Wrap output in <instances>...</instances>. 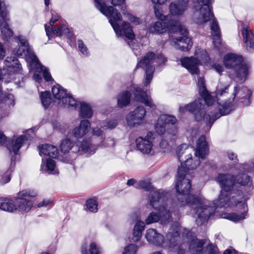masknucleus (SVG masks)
Masks as SVG:
<instances>
[{
  "instance_id": "obj_62",
  "label": "nucleus",
  "mask_w": 254,
  "mask_h": 254,
  "mask_svg": "<svg viewBox=\"0 0 254 254\" xmlns=\"http://www.w3.org/2000/svg\"><path fill=\"white\" fill-rule=\"evenodd\" d=\"M53 201L50 199H45L42 201L39 202L37 206L38 207H46L49 205L52 204Z\"/></svg>"
},
{
  "instance_id": "obj_6",
  "label": "nucleus",
  "mask_w": 254,
  "mask_h": 254,
  "mask_svg": "<svg viewBox=\"0 0 254 254\" xmlns=\"http://www.w3.org/2000/svg\"><path fill=\"white\" fill-rule=\"evenodd\" d=\"M191 188L189 174H184L181 168H178L176 184V189L178 192L177 198L180 206L188 204L187 201H191L192 198L190 194Z\"/></svg>"
},
{
  "instance_id": "obj_14",
  "label": "nucleus",
  "mask_w": 254,
  "mask_h": 254,
  "mask_svg": "<svg viewBox=\"0 0 254 254\" xmlns=\"http://www.w3.org/2000/svg\"><path fill=\"white\" fill-rule=\"evenodd\" d=\"M37 195V192L34 190H23L20 191L15 200L17 209L22 212L29 211L33 204L31 200L27 199V198L34 197Z\"/></svg>"
},
{
  "instance_id": "obj_63",
  "label": "nucleus",
  "mask_w": 254,
  "mask_h": 254,
  "mask_svg": "<svg viewBox=\"0 0 254 254\" xmlns=\"http://www.w3.org/2000/svg\"><path fill=\"white\" fill-rule=\"evenodd\" d=\"M209 254H217V249L212 245H210L207 248Z\"/></svg>"
},
{
  "instance_id": "obj_23",
  "label": "nucleus",
  "mask_w": 254,
  "mask_h": 254,
  "mask_svg": "<svg viewBox=\"0 0 254 254\" xmlns=\"http://www.w3.org/2000/svg\"><path fill=\"white\" fill-rule=\"evenodd\" d=\"M244 42L246 44L247 50L251 52L254 47V34L249 26H244L242 30Z\"/></svg>"
},
{
  "instance_id": "obj_53",
  "label": "nucleus",
  "mask_w": 254,
  "mask_h": 254,
  "mask_svg": "<svg viewBox=\"0 0 254 254\" xmlns=\"http://www.w3.org/2000/svg\"><path fill=\"white\" fill-rule=\"evenodd\" d=\"M116 121H111L109 122H102L100 123V126L105 129H112L115 128L117 125Z\"/></svg>"
},
{
  "instance_id": "obj_52",
  "label": "nucleus",
  "mask_w": 254,
  "mask_h": 254,
  "mask_svg": "<svg viewBox=\"0 0 254 254\" xmlns=\"http://www.w3.org/2000/svg\"><path fill=\"white\" fill-rule=\"evenodd\" d=\"M12 172L11 169L7 170L0 179V184L2 185L8 183L11 179L10 173Z\"/></svg>"
},
{
  "instance_id": "obj_33",
  "label": "nucleus",
  "mask_w": 254,
  "mask_h": 254,
  "mask_svg": "<svg viewBox=\"0 0 254 254\" xmlns=\"http://www.w3.org/2000/svg\"><path fill=\"white\" fill-rule=\"evenodd\" d=\"M251 94L252 92L246 87H243L241 89L238 90V86L237 85L234 87L232 100H234V99L237 98L242 99L244 97L249 99Z\"/></svg>"
},
{
  "instance_id": "obj_5",
  "label": "nucleus",
  "mask_w": 254,
  "mask_h": 254,
  "mask_svg": "<svg viewBox=\"0 0 254 254\" xmlns=\"http://www.w3.org/2000/svg\"><path fill=\"white\" fill-rule=\"evenodd\" d=\"M190 197L192 198V200L187 201L188 204L194 208L196 223L201 225L214 213L215 206L213 205H211V203L202 195L190 196Z\"/></svg>"
},
{
  "instance_id": "obj_11",
  "label": "nucleus",
  "mask_w": 254,
  "mask_h": 254,
  "mask_svg": "<svg viewBox=\"0 0 254 254\" xmlns=\"http://www.w3.org/2000/svg\"><path fill=\"white\" fill-rule=\"evenodd\" d=\"M170 30L173 33H179L181 37H173L171 40V45L177 49L186 51L190 49L192 42L190 38L187 36L188 31L178 22H175L173 25L170 26Z\"/></svg>"
},
{
  "instance_id": "obj_15",
  "label": "nucleus",
  "mask_w": 254,
  "mask_h": 254,
  "mask_svg": "<svg viewBox=\"0 0 254 254\" xmlns=\"http://www.w3.org/2000/svg\"><path fill=\"white\" fill-rule=\"evenodd\" d=\"M52 17L50 21L49 25L47 24H45V29L46 32V35L49 39L53 36H61L63 35L66 34L68 32L69 30L67 27L62 24L60 26L53 28L52 26L58 20L59 16L55 11H51Z\"/></svg>"
},
{
  "instance_id": "obj_32",
  "label": "nucleus",
  "mask_w": 254,
  "mask_h": 254,
  "mask_svg": "<svg viewBox=\"0 0 254 254\" xmlns=\"http://www.w3.org/2000/svg\"><path fill=\"white\" fill-rule=\"evenodd\" d=\"M55 162L51 159H48L46 161L42 159V163L41 166V170L49 174H55L58 173L56 169Z\"/></svg>"
},
{
  "instance_id": "obj_54",
  "label": "nucleus",
  "mask_w": 254,
  "mask_h": 254,
  "mask_svg": "<svg viewBox=\"0 0 254 254\" xmlns=\"http://www.w3.org/2000/svg\"><path fill=\"white\" fill-rule=\"evenodd\" d=\"M200 95L203 99H202L203 101H204L205 102L206 104L207 105V106H205L206 108L207 107V106H210L212 104H213L214 102V99L212 97V96L208 94V91H206L205 93H204L203 95Z\"/></svg>"
},
{
  "instance_id": "obj_43",
  "label": "nucleus",
  "mask_w": 254,
  "mask_h": 254,
  "mask_svg": "<svg viewBox=\"0 0 254 254\" xmlns=\"http://www.w3.org/2000/svg\"><path fill=\"white\" fill-rule=\"evenodd\" d=\"M63 104L65 108L74 109L77 105V101L70 94H67L64 98H63Z\"/></svg>"
},
{
  "instance_id": "obj_37",
  "label": "nucleus",
  "mask_w": 254,
  "mask_h": 254,
  "mask_svg": "<svg viewBox=\"0 0 254 254\" xmlns=\"http://www.w3.org/2000/svg\"><path fill=\"white\" fill-rule=\"evenodd\" d=\"M8 19L7 18L3 20L0 23V29L2 35V38L5 41H8L13 35L12 30L9 28L7 21Z\"/></svg>"
},
{
  "instance_id": "obj_44",
  "label": "nucleus",
  "mask_w": 254,
  "mask_h": 254,
  "mask_svg": "<svg viewBox=\"0 0 254 254\" xmlns=\"http://www.w3.org/2000/svg\"><path fill=\"white\" fill-rule=\"evenodd\" d=\"M86 210L93 213H95L98 210V202L96 199H89L86 203Z\"/></svg>"
},
{
  "instance_id": "obj_31",
  "label": "nucleus",
  "mask_w": 254,
  "mask_h": 254,
  "mask_svg": "<svg viewBox=\"0 0 254 254\" xmlns=\"http://www.w3.org/2000/svg\"><path fill=\"white\" fill-rule=\"evenodd\" d=\"M131 93L129 91H125L121 92L117 96V105L120 108L127 106L130 101Z\"/></svg>"
},
{
  "instance_id": "obj_4",
  "label": "nucleus",
  "mask_w": 254,
  "mask_h": 254,
  "mask_svg": "<svg viewBox=\"0 0 254 254\" xmlns=\"http://www.w3.org/2000/svg\"><path fill=\"white\" fill-rule=\"evenodd\" d=\"M208 153V149L205 138L201 136L198 139L194 157L192 158L191 154H188L179 168H182L184 174H189L188 171L195 169L199 165L200 159L204 158Z\"/></svg>"
},
{
  "instance_id": "obj_16",
  "label": "nucleus",
  "mask_w": 254,
  "mask_h": 254,
  "mask_svg": "<svg viewBox=\"0 0 254 254\" xmlns=\"http://www.w3.org/2000/svg\"><path fill=\"white\" fill-rule=\"evenodd\" d=\"M145 114L146 110L143 107H137L127 115L126 121L127 125L130 127H135L142 125L144 122Z\"/></svg>"
},
{
  "instance_id": "obj_17",
  "label": "nucleus",
  "mask_w": 254,
  "mask_h": 254,
  "mask_svg": "<svg viewBox=\"0 0 254 254\" xmlns=\"http://www.w3.org/2000/svg\"><path fill=\"white\" fill-rule=\"evenodd\" d=\"M217 179L222 188V191L228 192L235 191L238 188L234 177L232 175L221 174Z\"/></svg>"
},
{
  "instance_id": "obj_39",
  "label": "nucleus",
  "mask_w": 254,
  "mask_h": 254,
  "mask_svg": "<svg viewBox=\"0 0 254 254\" xmlns=\"http://www.w3.org/2000/svg\"><path fill=\"white\" fill-rule=\"evenodd\" d=\"M144 223L141 221H137L134 227L133 232L132 240L134 242H137L142 236V231L144 228Z\"/></svg>"
},
{
  "instance_id": "obj_36",
  "label": "nucleus",
  "mask_w": 254,
  "mask_h": 254,
  "mask_svg": "<svg viewBox=\"0 0 254 254\" xmlns=\"http://www.w3.org/2000/svg\"><path fill=\"white\" fill-rule=\"evenodd\" d=\"M93 114V111L91 106L85 102L80 103L79 116L83 118H91Z\"/></svg>"
},
{
  "instance_id": "obj_57",
  "label": "nucleus",
  "mask_w": 254,
  "mask_h": 254,
  "mask_svg": "<svg viewBox=\"0 0 254 254\" xmlns=\"http://www.w3.org/2000/svg\"><path fill=\"white\" fill-rule=\"evenodd\" d=\"M52 126L55 130L61 132L64 131L66 128V126L64 125L57 121H54L52 122Z\"/></svg>"
},
{
  "instance_id": "obj_2",
  "label": "nucleus",
  "mask_w": 254,
  "mask_h": 254,
  "mask_svg": "<svg viewBox=\"0 0 254 254\" xmlns=\"http://www.w3.org/2000/svg\"><path fill=\"white\" fill-rule=\"evenodd\" d=\"M96 7L106 16L109 18V22L118 36L122 35V31L125 37L128 39L133 40L135 35L132 27L127 22H123L122 29L116 21L122 20V16L118 10L113 6H107L102 0H94Z\"/></svg>"
},
{
  "instance_id": "obj_19",
  "label": "nucleus",
  "mask_w": 254,
  "mask_h": 254,
  "mask_svg": "<svg viewBox=\"0 0 254 254\" xmlns=\"http://www.w3.org/2000/svg\"><path fill=\"white\" fill-rule=\"evenodd\" d=\"M177 122L176 118L167 115H161L155 126V129L158 134H163L166 130V125H174Z\"/></svg>"
},
{
  "instance_id": "obj_34",
  "label": "nucleus",
  "mask_w": 254,
  "mask_h": 254,
  "mask_svg": "<svg viewBox=\"0 0 254 254\" xmlns=\"http://www.w3.org/2000/svg\"><path fill=\"white\" fill-rule=\"evenodd\" d=\"M0 209L12 212L17 210V207L15 202L14 203L11 200L5 198H0Z\"/></svg>"
},
{
  "instance_id": "obj_26",
  "label": "nucleus",
  "mask_w": 254,
  "mask_h": 254,
  "mask_svg": "<svg viewBox=\"0 0 254 254\" xmlns=\"http://www.w3.org/2000/svg\"><path fill=\"white\" fill-rule=\"evenodd\" d=\"M145 237L149 243L156 245H162L164 242V237L153 229L146 231Z\"/></svg>"
},
{
  "instance_id": "obj_50",
  "label": "nucleus",
  "mask_w": 254,
  "mask_h": 254,
  "mask_svg": "<svg viewBox=\"0 0 254 254\" xmlns=\"http://www.w3.org/2000/svg\"><path fill=\"white\" fill-rule=\"evenodd\" d=\"M154 9V14L157 18L160 21H165L167 19V16L162 14L161 7L159 5H155Z\"/></svg>"
},
{
  "instance_id": "obj_60",
  "label": "nucleus",
  "mask_w": 254,
  "mask_h": 254,
  "mask_svg": "<svg viewBox=\"0 0 254 254\" xmlns=\"http://www.w3.org/2000/svg\"><path fill=\"white\" fill-rule=\"evenodd\" d=\"M229 85L225 86L224 88L219 86L216 90V96L217 98L220 97L222 96H226L227 94L226 90L228 89Z\"/></svg>"
},
{
  "instance_id": "obj_29",
  "label": "nucleus",
  "mask_w": 254,
  "mask_h": 254,
  "mask_svg": "<svg viewBox=\"0 0 254 254\" xmlns=\"http://www.w3.org/2000/svg\"><path fill=\"white\" fill-rule=\"evenodd\" d=\"M39 154L41 156L44 155L55 158L58 153L57 147L51 144H43L41 147H39Z\"/></svg>"
},
{
  "instance_id": "obj_38",
  "label": "nucleus",
  "mask_w": 254,
  "mask_h": 254,
  "mask_svg": "<svg viewBox=\"0 0 254 254\" xmlns=\"http://www.w3.org/2000/svg\"><path fill=\"white\" fill-rule=\"evenodd\" d=\"M190 153V149L186 144H182L178 146L176 149V154L179 161L182 163L187 157V155Z\"/></svg>"
},
{
  "instance_id": "obj_49",
  "label": "nucleus",
  "mask_w": 254,
  "mask_h": 254,
  "mask_svg": "<svg viewBox=\"0 0 254 254\" xmlns=\"http://www.w3.org/2000/svg\"><path fill=\"white\" fill-rule=\"evenodd\" d=\"M250 181L249 177L246 174H242L239 175L237 178V182L236 183L237 184V187L240 185L245 186L247 185Z\"/></svg>"
},
{
  "instance_id": "obj_42",
  "label": "nucleus",
  "mask_w": 254,
  "mask_h": 254,
  "mask_svg": "<svg viewBox=\"0 0 254 254\" xmlns=\"http://www.w3.org/2000/svg\"><path fill=\"white\" fill-rule=\"evenodd\" d=\"M204 244L203 240H199L197 239H193L190 247V251L194 254H198L201 251Z\"/></svg>"
},
{
  "instance_id": "obj_30",
  "label": "nucleus",
  "mask_w": 254,
  "mask_h": 254,
  "mask_svg": "<svg viewBox=\"0 0 254 254\" xmlns=\"http://www.w3.org/2000/svg\"><path fill=\"white\" fill-rule=\"evenodd\" d=\"M165 21H157L151 24L148 27V31L153 33H162L166 31L168 27Z\"/></svg>"
},
{
  "instance_id": "obj_51",
  "label": "nucleus",
  "mask_w": 254,
  "mask_h": 254,
  "mask_svg": "<svg viewBox=\"0 0 254 254\" xmlns=\"http://www.w3.org/2000/svg\"><path fill=\"white\" fill-rule=\"evenodd\" d=\"M78 47L79 50L82 55L86 57L89 55V52L82 40H78Z\"/></svg>"
},
{
  "instance_id": "obj_28",
  "label": "nucleus",
  "mask_w": 254,
  "mask_h": 254,
  "mask_svg": "<svg viewBox=\"0 0 254 254\" xmlns=\"http://www.w3.org/2000/svg\"><path fill=\"white\" fill-rule=\"evenodd\" d=\"M212 21L210 23V29L211 31V36L213 40L214 46L218 48L220 44V30L218 25V23L216 20L213 18L211 19Z\"/></svg>"
},
{
  "instance_id": "obj_27",
  "label": "nucleus",
  "mask_w": 254,
  "mask_h": 254,
  "mask_svg": "<svg viewBox=\"0 0 254 254\" xmlns=\"http://www.w3.org/2000/svg\"><path fill=\"white\" fill-rule=\"evenodd\" d=\"M136 145L137 149L144 154H149L152 150V141L146 138L139 137L136 139Z\"/></svg>"
},
{
  "instance_id": "obj_10",
  "label": "nucleus",
  "mask_w": 254,
  "mask_h": 254,
  "mask_svg": "<svg viewBox=\"0 0 254 254\" xmlns=\"http://www.w3.org/2000/svg\"><path fill=\"white\" fill-rule=\"evenodd\" d=\"M196 58H185L181 60L182 65L185 67L191 74H198L199 64H207L210 59L207 52L201 48H196L195 52Z\"/></svg>"
},
{
  "instance_id": "obj_41",
  "label": "nucleus",
  "mask_w": 254,
  "mask_h": 254,
  "mask_svg": "<svg viewBox=\"0 0 254 254\" xmlns=\"http://www.w3.org/2000/svg\"><path fill=\"white\" fill-rule=\"evenodd\" d=\"M97 149L96 145L91 144L89 142L83 141L79 147L78 151L82 153H94Z\"/></svg>"
},
{
  "instance_id": "obj_12",
  "label": "nucleus",
  "mask_w": 254,
  "mask_h": 254,
  "mask_svg": "<svg viewBox=\"0 0 254 254\" xmlns=\"http://www.w3.org/2000/svg\"><path fill=\"white\" fill-rule=\"evenodd\" d=\"M180 111L181 112H185L188 111L193 113L195 116V119L198 121L200 120L202 115H203L204 120L209 124V128L217 118L216 116L211 117L208 114L204 115L206 111V107L205 105L203 104L202 99L200 98L184 107H180ZM219 116H218L217 118Z\"/></svg>"
},
{
  "instance_id": "obj_56",
  "label": "nucleus",
  "mask_w": 254,
  "mask_h": 254,
  "mask_svg": "<svg viewBox=\"0 0 254 254\" xmlns=\"http://www.w3.org/2000/svg\"><path fill=\"white\" fill-rule=\"evenodd\" d=\"M160 148L163 152L168 153L171 150V147L166 140H162L160 143Z\"/></svg>"
},
{
  "instance_id": "obj_58",
  "label": "nucleus",
  "mask_w": 254,
  "mask_h": 254,
  "mask_svg": "<svg viewBox=\"0 0 254 254\" xmlns=\"http://www.w3.org/2000/svg\"><path fill=\"white\" fill-rule=\"evenodd\" d=\"M137 250V246L134 244H130L125 249L123 254H135Z\"/></svg>"
},
{
  "instance_id": "obj_64",
  "label": "nucleus",
  "mask_w": 254,
  "mask_h": 254,
  "mask_svg": "<svg viewBox=\"0 0 254 254\" xmlns=\"http://www.w3.org/2000/svg\"><path fill=\"white\" fill-rule=\"evenodd\" d=\"M213 68L214 69V70H215L216 72L219 73H221L223 70V66L218 64H214L213 65Z\"/></svg>"
},
{
  "instance_id": "obj_24",
  "label": "nucleus",
  "mask_w": 254,
  "mask_h": 254,
  "mask_svg": "<svg viewBox=\"0 0 254 254\" xmlns=\"http://www.w3.org/2000/svg\"><path fill=\"white\" fill-rule=\"evenodd\" d=\"M28 138L29 137L26 135H23L20 136L15 140L9 141L7 145L9 153L13 155L17 154L22 145L28 139Z\"/></svg>"
},
{
  "instance_id": "obj_9",
  "label": "nucleus",
  "mask_w": 254,
  "mask_h": 254,
  "mask_svg": "<svg viewBox=\"0 0 254 254\" xmlns=\"http://www.w3.org/2000/svg\"><path fill=\"white\" fill-rule=\"evenodd\" d=\"M166 61L165 58L162 54L155 55L153 53L149 52L139 61L136 67L145 68L146 77L144 83L145 86H147L151 82L154 72V68L152 65L155 63L161 64Z\"/></svg>"
},
{
  "instance_id": "obj_21",
  "label": "nucleus",
  "mask_w": 254,
  "mask_h": 254,
  "mask_svg": "<svg viewBox=\"0 0 254 254\" xmlns=\"http://www.w3.org/2000/svg\"><path fill=\"white\" fill-rule=\"evenodd\" d=\"M133 88L132 92H134L135 100L151 108H154L155 106L146 92L144 91L141 88L137 86H133Z\"/></svg>"
},
{
  "instance_id": "obj_3",
  "label": "nucleus",
  "mask_w": 254,
  "mask_h": 254,
  "mask_svg": "<svg viewBox=\"0 0 254 254\" xmlns=\"http://www.w3.org/2000/svg\"><path fill=\"white\" fill-rule=\"evenodd\" d=\"M166 196L163 191H153L151 192L150 205L159 211V214L152 212L145 219V223L150 224L160 221L162 224L168 222L171 217V207L166 203Z\"/></svg>"
},
{
  "instance_id": "obj_18",
  "label": "nucleus",
  "mask_w": 254,
  "mask_h": 254,
  "mask_svg": "<svg viewBox=\"0 0 254 254\" xmlns=\"http://www.w3.org/2000/svg\"><path fill=\"white\" fill-rule=\"evenodd\" d=\"M4 64L7 68L0 71L2 75H5L6 72H7V74L11 75L14 73H19L21 70L20 64L14 57H7L4 61Z\"/></svg>"
},
{
  "instance_id": "obj_46",
  "label": "nucleus",
  "mask_w": 254,
  "mask_h": 254,
  "mask_svg": "<svg viewBox=\"0 0 254 254\" xmlns=\"http://www.w3.org/2000/svg\"><path fill=\"white\" fill-rule=\"evenodd\" d=\"M40 97L43 106L45 108H48L52 102L49 92L47 91L41 92Z\"/></svg>"
},
{
  "instance_id": "obj_13",
  "label": "nucleus",
  "mask_w": 254,
  "mask_h": 254,
  "mask_svg": "<svg viewBox=\"0 0 254 254\" xmlns=\"http://www.w3.org/2000/svg\"><path fill=\"white\" fill-rule=\"evenodd\" d=\"M14 39L18 44H20V45L12 51L13 54L17 57L30 60V65L33 66V63L37 61L38 59L30 51L27 40L22 36L16 37Z\"/></svg>"
},
{
  "instance_id": "obj_40",
  "label": "nucleus",
  "mask_w": 254,
  "mask_h": 254,
  "mask_svg": "<svg viewBox=\"0 0 254 254\" xmlns=\"http://www.w3.org/2000/svg\"><path fill=\"white\" fill-rule=\"evenodd\" d=\"M52 92L54 98L57 100H62L67 95L66 90L60 85L54 86L52 89Z\"/></svg>"
},
{
  "instance_id": "obj_25",
  "label": "nucleus",
  "mask_w": 254,
  "mask_h": 254,
  "mask_svg": "<svg viewBox=\"0 0 254 254\" xmlns=\"http://www.w3.org/2000/svg\"><path fill=\"white\" fill-rule=\"evenodd\" d=\"M111 1V3L114 5L121 6V9L122 11L123 14L126 16L128 20L135 25H138L141 23L140 18L136 17L130 13L127 10L126 6L124 5L125 0H109Z\"/></svg>"
},
{
  "instance_id": "obj_45",
  "label": "nucleus",
  "mask_w": 254,
  "mask_h": 254,
  "mask_svg": "<svg viewBox=\"0 0 254 254\" xmlns=\"http://www.w3.org/2000/svg\"><path fill=\"white\" fill-rule=\"evenodd\" d=\"M167 238L169 240L170 243V247L175 246L176 243L179 239V233L178 230L175 232L169 231L167 235Z\"/></svg>"
},
{
  "instance_id": "obj_1",
  "label": "nucleus",
  "mask_w": 254,
  "mask_h": 254,
  "mask_svg": "<svg viewBox=\"0 0 254 254\" xmlns=\"http://www.w3.org/2000/svg\"><path fill=\"white\" fill-rule=\"evenodd\" d=\"M212 204L215 208L217 207L227 208L236 206L243 209L241 214L234 213L222 214L223 218L234 222H238L246 218L248 208L245 203L243 194L240 190H238L237 192H231L230 194L227 192L221 191L218 198L214 200Z\"/></svg>"
},
{
  "instance_id": "obj_48",
  "label": "nucleus",
  "mask_w": 254,
  "mask_h": 254,
  "mask_svg": "<svg viewBox=\"0 0 254 254\" xmlns=\"http://www.w3.org/2000/svg\"><path fill=\"white\" fill-rule=\"evenodd\" d=\"M197 86L200 95H203L207 90L206 89L205 82L203 77H200L198 78Z\"/></svg>"
},
{
  "instance_id": "obj_35",
  "label": "nucleus",
  "mask_w": 254,
  "mask_h": 254,
  "mask_svg": "<svg viewBox=\"0 0 254 254\" xmlns=\"http://www.w3.org/2000/svg\"><path fill=\"white\" fill-rule=\"evenodd\" d=\"M32 68H35L38 72H43V77L47 81H51L53 79L48 69L40 63L38 59L37 61L33 63V65L31 66Z\"/></svg>"
},
{
  "instance_id": "obj_47",
  "label": "nucleus",
  "mask_w": 254,
  "mask_h": 254,
  "mask_svg": "<svg viewBox=\"0 0 254 254\" xmlns=\"http://www.w3.org/2000/svg\"><path fill=\"white\" fill-rule=\"evenodd\" d=\"M72 143L68 139H65L62 141L60 148L62 152L64 153L68 152L72 148Z\"/></svg>"
},
{
  "instance_id": "obj_22",
  "label": "nucleus",
  "mask_w": 254,
  "mask_h": 254,
  "mask_svg": "<svg viewBox=\"0 0 254 254\" xmlns=\"http://www.w3.org/2000/svg\"><path fill=\"white\" fill-rule=\"evenodd\" d=\"M90 127L91 124L88 120H82L80 121L79 126L73 129L72 134L76 138H82L87 133Z\"/></svg>"
},
{
  "instance_id": "obj_20",
  "label": "nucleus",
  "mask_w": 254,
  "mask_h": 254,
  "mask_svg": "<svg viewBox=\"0 0 254 254\" xmlns=\"http://www.w3.org/2000/svg\"><path fill=\"white\" fill-rule=\"evenodd\" d=\"M188 6V1L186 0H179L172 2L169 4V11L171 15L179 16L182 15Z\"/></svg>"
},
{
  "instance_id": "obj_61",
  "label": "nucleus",
  "mask_w": 254,
  "mask_h": 254,
  "mask_svg": "<svg viewBox=\"0 0 254 254\" xmlns=\"http://www.w3.org/2000/svg\"><path fill=\"white\" fill-rule=\"evenodd\" d=\"M90 254H99V249L94 242L90 243L89 247Z\"/></svg>"
},
{
  "instance_id": "obj_55",
  "label": "nucleus",
  "mask_w": 254,
  "mask_h": 254,
  "mask_svg": "<svg viewBox=\"0 0 254 254\" xmlns=\"http://www.w3.org/2000/svg\"><path fill=\"white\" fill-rule=\"evenodd\" d=\"M137 186L139 188H141L146 190H149L152 188L151 184L148 180L140 181L137 184Z\"/></svg>"
},
{
  "instance_id": "obj_8",
  "label": "nucleus",
  "mask_w": 254,
  "mask_h": 254,
  "mask_svg": "<svg viewBox=\"0 0 254 254\" xmlns=\"http://www.w3.org/2000/svg\"><path fill=\"white\" fill-rule=\"evenodd\" d=\"M212 0H197L193 6L192 20L198 25H202L213 18L210 6Z\"/></svg>"
},
{
  "instance_id": "obj_59",
  "label": "nucleus",
  "mask_w": 254,
  "mask_h": 254,
  "mask_svg": "<svg viewBox=\"0 0 254 254\" xmlns=\"http://www.w3.org/2000/svg\"><path fill=\"white\" fill-rule=\"evenodd\" d=\"M92 134L94 136L99 137L100 141H102L105 138L102 130L97 127L93 128Z\"/></svg>"
},
{
  "instance_id": "obj_7",
  "label": "nucleus",
  "mask_w": 254,
  "mask_h": 254,
  "mask_svg": "<svg viewBox=\"0 0 254 254\" xmlns=\"http://www.w3.org/2000/svg\"><path fill=\"white\" fill-rule=\"evenodd\" d=\"M224 64L226 67L234 70L236 82L242 83L246 80L248 74L249 66L243 63L241 56L234 54H228L224 57Z\"/></svg>"
}]
</instances>
